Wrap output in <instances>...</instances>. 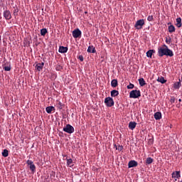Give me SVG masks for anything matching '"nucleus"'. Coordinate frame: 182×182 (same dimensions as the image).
Here are the masks:
<instances>
[{"mask_svg": "<svg viewBox=\"0 0 182 182\" xmlns=\"http://www.w3.org/2000/svg\"><path fill=\"white\" fill-rule=\"evenodd\" d=\"M2 156H3V157H8V156H9V152L8 151L7 149H4L3 151Z\"/></svg>", "mask_w": 182, "mask_h": 182, "instance_id": "obj_28", "label": "nucleus"}, {"mask_svg": "<svg viewBox=\"0 0 182 182\" xmlns=\"http://www.w3.org/2000/svg\"><path fill=\"white\" fill-rule=\"evenodd\" d=\"M138 80L140 86L143 87L146 85V81H144V78H139Z\"/></svg>", "mask_w": 182, "mask_h": 182, "instance_id": "obj_23", "label": "nucleus"}, {"mask_svg": "<svg viewBox=\"0 0 182 182\" xmlns=\"http://www.w3.org/2000/svg\"><path fill=\"white\" fill-rule=\"evenodd\" d=\"M141 96L140 90H134L129 92L130 99H139Z\"/></svg>", "mask_w": 182, "mask_h": 182, "instance_id": "obj_2", "label": "nucleus"}, {"mask_svg": "<svg viewBox=\"0 0 182 182\" xmlns=\"http://www.w3.org/2000/svg\"><path fill=\"white\" fill-rule=\"evenodd\" d=\"M157 82H159V83L164 84L166 83V82H167V80H165L164 77H159L157 79Z\"/></svg>", "mask_w": 182, "mask_h": 182, "instance_id": "obj_19", "label": "nucleus"}, {"mask_svg": "<svg viewBox=\"0 0 182 182\" xmlns=\"http://www.w3.org/2000/svg\"><path fill=\"white\" fill-rule=\"evenodd\" d=\"M18 12H19V10L18 9H16L14 10V15L17 16Z\"/></svg>", "mask_w": 182, "mask_h": 182, "instance_id": "obj_37", "label": "nucleus"}, {"mask_svg": "<svg viewBox=\"0 0 182 182\" xmlns=\"http://www.w3.org/2000/svg\"><path fill=\"white\" fill-rule=\"evenodd\" d=\"M105 104L107 107H112V106H114V101H113V98L107 97L105 99Z\"/></svg>", "mask_w": 182, "mask_h": 182, "instance_id": "obj_4", "label": "nucleus"}, {"mask_svg": "<svg viewBox=\"0 0 182 182\" xmlns=\"http://www.w3.org/2000/svg\"><path fill=\"white\" fill-rule=\"evenodd\" d=\"M29 168L32 173H35V171H36V166H35L34 164L33 165H30Z\"/></svg>", "mask_w": 182, "mask_h": 182, "instance_id": "obj_25", "label": "nucleus"}, {"mask_svg": "<svg viewBox=\"0 0 182 182\" xmlns=\"http://www.w3.org/2000/svg\"><path fill=\"white\" fill-rule=\"evenodd\" d=\"M166 42L168 45H170V43H171V38H166Z\"/></svg>", "mask_w": 182, "mask_h": 182, "instance_id": "obj_31", "label": "nucleus"}, {"mask_svg": "<svg viewBox=\"0 0 182 182\" xmlns=\"http://www.w3.org/2000/svg\"><path fill=\"white\" fill-rule=\"evenodd\" d=\"M175 102H176V98L174 97H171L170 99V102L175 103Z\"/></svg>", "mask_w": 182, "mask_h": 182, "instance_id": "obj_35", "label": "nucleus"}, {"mask_svg": "<svg viewBox=\"0 0 182 182\" xmlns=\"http://www.w3.org/2000/svg\"><path fill=\"white\" fill-rule=\"evenodd\" d=\"M63 130L65 133H68V134H72V133L75 132V128L69 124L64 127Z\"/></svg>", "mask_w": 182, "mask_h": 182, "instance_id": "obj_3", "label": "nucleus"}, {"mask_svg": "<svg viewBox=\"0 0 182 182\" xmlns=\"http://www.w3.org/2000/svg\"><path fill=\"white\" fill-rule=\"evenodd\" d=\"M154 19V18L153 17V16H149L147 18V21H149V22H152Z\"/></svg>", "mask_w": 182, "mask_h": 182, "instance_id": "obj_32", "label": "nucleus"}, {"mask_svg": "<svg viewBox=\"0 0 182 182\" xmlns=\"http://www.w3.org/2000/svg\"><path fill=\"white\" fill-rule=\"evenodd\" d=\"M143 26H144V19H139L134 24V28L138 30L143 29Z\"/></svg>", "mask_w": 182, "mask_h": 182, "instance_id": "obj_5", "label": "nucleus"}, {"mask_svg": "<svg viewBox=\"0 0 182 182\" xmlns=\"http://www.w3.org/2000/svg\"><path fill=\"white\" fill-rule=\"evenodd\" d=\"M119 146H117V145H116V144H114V147H115V149H116V150H117V147H118Z\"/></svg>", "mask_w": 182, "mask_h": 182, "instance_id": "obj_41", "label": "nucleus"}, {"mask_svg": "<svg viewBox=\"0 0 182 182\" xmlns=\"http://www.w3.org/2000/svg\"><path fill=\"white\" fill-rule=\"evenodd\" d=\"M181 177V174H180V171H176L172 173L173 178H180Z\"/></svg>", "mask_w": 182, "mask_h": 182, "instance_id": "obj_9", "label": "nucleus"}, {"mask_svg": "<svg viewBox=\"0 0 182 182\" xmlns=\"http://www.w3.org/2000/svg\"><path fill=\"white\" fill-rule=\"evenodd\" d=\"M43 66H45V63H38L36 65V69H37L38 72H41V70L43 69Z\"/></svg>", "mask_w": 182, "mask_h": 182, "instance_id": "obj_12", "label": "nucleus"}, {"mask_svg": "<svg viewBox=\"0 0 182 182\" xmlns=\"http://www.w3.org/2000/svg\"><path fill=\"white\" fill-rule=\"evenodd\" d=\"M4 17L5 18V19L6 20H9L12 18V16H11V11L6 10L4 11Z\"/></svg>", "mask_w": 182, "mask_h": 182, "instance_id": "obj_8", "label": "nucleus"}, {"mask_svg": "<svg viewBox=\"0 0 182 182\" xmlns=\"http://www.w3.org/2000/svg\"><path fill=\"white\" fill-rule=\"evenodd\" d=\"M134 87V85L129 83V85H127V89H133Z\"/></svg>", "mask_w": 182, "mask_h": 182, "instance_id": "obj_34", "label": "nucleus"}, {"mask_svg": "<svg viewBox=\"0 0 182 182\" xmlns=\"http://www.w3.org/2000/svg\"><path fill=\"white\" fill-rule=\"evenodd\" d=\"M153 141H154L153 139H149V144H153Z\"/></svg>", "mask_w": 182, "mask_h": 182, "instance_id": "obj_40", "label": "nucleus"}, {"mask_svg": "<svg viewBox=\"0 0 182 182\" xmlns=\"http://www.w3.org/2000/svg\"><path fill=\"white\" fill-rule=\"evenodd\" d=\"M154 117L156 120H160V119H161V112H156Z\"/></svg>", "mask_w": 182, "mask_h": 182, "instance_id": "obj_15", "label": "nucleus"}, {"mask_svg": "<svg viewBox=\"0 0 182 182\" xmlns=\"http://www.w3.org/2000/svg\"><path fill=\"white\" fill-rule=\"evenodd\" d=\"M3 69L6 71V72H9L11 70V66H4L3 67Z\"/></svg>", "mask_w": 182, "mask_h": 182, "instance_id": "obj_30", "label": "nucleus"}, {"mask_svg": "<svg viewBox=\"0 0 182 182\" xmlns=\"http://www.w3.org/2000/svg\"><path fill=\"white\" fill-rule=\"evenodd\" d=\"M57 107H58V109H60V110H62V109H63V104L60 102H58Z\"/></svg>", "mask_w": 182, "mask_h": 182, "instance_id": "obj_29", "label": "nucleus"}, {"mask_svg": "<svg viewBox=\"0 0 182 182\" xmlns=\"http://www.w3.org/2000/svg\"><path fill=\"white\" fill-rule=\"evenodd\" d=\"M73 36L75 39H80L82 38V31L79 28H76L73 31Z\"/></svg>", "mask_w": 182, "mask_h": 182, "instance_id": "obj_6", "label": "nucleus"}, {"mask_svg": "<svg viewBox=\"0 0 182 182\" xmlns=\"http://www.w3.org/2000/svg\"><path fill=\"white\" fill-rule=\"evenodd\" d=\"M181 86V82H176L173 84V87L174 89H180V87Z\"/></svg>", "mask_w": 182, "mask_h": 182, "instance_id": "obj_24", "label": "nucleus"}, {"mask_svg": "<svg viewBox=\"0 0 182 182\" xmlns=\"http://www.w3.org/2000/svg\"><path fill=\"white\" fill-rule=\"evenodd\" d=\"M119 83L117 82V80L114 79L111 81L112 87H117Z\"/></svg>", "mask_w": 182, "mask_h": 182, "instance_id": "obj_16", "label": "nucleus"}, {"mask_svg": "<svg viewBox=\"0 0 182 182\" xmlns=\"http://www.w3.org/2000/svg\"><path fill=\"white\" fill-rule=\"evenodd\" d=\"M87 52H88V53H96V48H95L93 46H90L87 50Z\"/></svg>", "mask_w": 182, "mask_h": 182, "instance_id": "obj_13", "label": "nucleus"}, {"mask_svg": "<svg viewBox=\"0 0 182 182\" xmlns=\"http://www.w3.org/2000/svg\"><path fill=\"white\" fill-rule=\"evenodd\" d=\"M85 14H87V11H85Z\"/></svg>", "mask_w": 182, "mask_h": 182, "instance_id": "obj_44", "label": "nucleus"}, {"mask_svg": "<svg viewBox=\"0 0 182 182\" xmlns=\"http://www.w3.org/2000/svg\"><path fill=\"white\" fill-rule=\"evenodd\" d=\"M67 166L68 167H73V160L72 159H67Z\"/></svg>", "mask_w": 182, "mask_h": 182, "instance_id": "obj_20", "label": "nucleus"}, {"mask_svg": "<svg viewBox=\"0 0 182 182\" xmlns=\"http://www.w3.org/2000/svg\"><path fill=\"white\" fill-rule=\"evenodd\" d=\"M55 110V107L53 106L47 107L46 108V112H47L48 114L52 113Z\"/></svg>", "mask_w": 182, "mask_h": 182, "instance_id": "obj_17", "label": "nucleus"}, {"mask_svg": "<svg viewBox=\"0 0 182 182\" xmlns=\"http://www.w3.org/2000/svg\"><path fill=\"white\" fill-rule=\"evenodd\" d=\"M171 23H168V25H170Z\"/></svg>", "mask_w": 182, "mask_h": 182, "instance_id": "obj_43", "label": "nucleus"}, {"mask_svg": "<svg viewBox=\"0 0 182 182\" xmlns=\"http://www.w3.org/2000/svg\"><path fill=\"white\" fill-rule=\"evenodd\" d=\"M158 55L159 58H163V56H169V58H173V56H174V53L168 48V46L164 44L161 47L158 48Z\"/></svg>", "mask_w": 182, "mask_h": 182, "instance_id": "obj_1", "label": "nucleus"}, {"mask_svg": "<svg viewBox=\"0 0 182 182\" xmlns=\"http://www.w3.org/2000/svg\"><path fill=\"white\" fill-rule=\"evenodd\" d=\"M178 102H181V99H179V100H178Z\"/></svg>", "mask_w": 182, "mask_h": 182, "instance_id": "obj_42", "label": "nucleus"}, {"mask_svg": "<svg viewBox=\"0 0 182 182\" xmlns=\"http://www.w3.org/2000/svg\"><path fill=\"white\" fill-rule=\"evenodd\" d=\"M136 126H137V123H136V122H130L129 123V129H130V130H134V129H136Z\"/></svg>", "mask_w": 182, "mask_h": 182, "instance_id": "obj_10", "label": "nucleus"}, {"mask_svg": "<svg viewBox=\"0 0 182 182\" xmlns=\"http://www.w3.org/2000/svg\"><path fill=\"white\" fill-rule=\"evenodd\" d=\"M68 50V47H64V46H60L59 47V50L58 52L60 53H66Z\"/></svg>", "mask_w": 182, "mask_h": 182, "instance_id": "obj_11", "label": "nucleus"}, {"mask_svg": "<svg viewBox=\"0 0 182 182\" xmlns=\"http://www.w3.org/2000/svg\"><path fill=\"white\" fill-rule=\"evenodd\" d=\"M78 59H79V60H80L81 62H83V55H79V56H78Z\"/></svg>", "mask_w": 182, "mask_h": 182, "instance_id": "obj_38", "label": "nucleus"}, {"mask_svg": "<svg viewBox=\"0 0 182 182\" xmlns=\"http://www.w3.org/2000/svg\"><path fill=\"white\" fill-rule=\"evenodd\" d=\"M154 50H149L146 52V56L147 58H151L153 56V53H154Z\"/></svg>", "mask_w": 182, "mask_h": 182, "instance_id": "obj_22", "label": "nucleus"}, {"mask_svg": "<svg viewBox=\"0 0 182 182\" xmlns=\"http://www.w3.org/2000/svg\"><path fill=\"white\" fill-rule=\"evenodd\" d=\"M63 68L62 66L59 65L58 67L56 68V70H62Z\"/></svg>", "mask_w": 182, "mask_h": 182, "instance_id": "obj_39", "label": "nucleus"}, {"mask_svg": "<svg viewBox=\"0 0 182 182\" xmlns=\"http://www.w3.org/2000/svg\"><path fill=\"white\" fill-rule=\"evenodd\" d=\"M26 164H28V166H32L33 165V161L32 160H28Z\"/></svg>", "mask_w": 182, "mask_h": 182, "instance_id": "obj_33", "label": "nucleus"}, {"mask_svg": "<svg viewBox=\"0 0 182 182\" xmlns=\"http://www.w3.org/2000/svg\"><path fill=\"white\" fill-rule=\"evenodd\" d=\"M137 166H139V163H137V161H134V160H132V161H130L129 163H128V167L129 168H132L133 167H137Z\"/></svg>", "mask_w": 182, "mask_h": 182, "instance_id": "obj_7", "label": "nucleus"}, {"mask_svg": "<svg viewBox=\"0 0 182 182\" xmlns=\"http://www.w3.org/2000/svg\"><path fill=\"white\" fill-rule=\"evenodd\" d=\"M48 33V30L46 28H42L41 30V36H45V35H46Z\"/></svg>", "mask_w": 182, "mask_h": 182, "instance_id": "obj_27", "label": "nucleus"}, {"mask_svg": "<svg viewBox=\"0 0 182 182\" xmlns=\"http://www.w3.org/2000/svg\"><path fill=\"white\" fill-rule=\"evenodd\" d=\"M117 150L122 151L123 150V146L119 145L118 147H117Z\"/></svg>", "mask_w": 182, "mask_h": 182, "instance_id": "obj_36", "label": "nucleus"}, {"mask_svg": "<svg viewBox=\"0 0 182 182\" xmlns=\"http://www.w3.org/2000/svg\"><path fill=\"white\" fill-rule=\"evenodd\" d=\"M112 97H116V96H119V91L114 90L111 91Z\"/></svg>", "mask_w": 182, "mask_h": 182, "instance_id": "obj_21", "label": "nucleus"}, {"mask_svg": "<svg viewBox=\"0 0 182 182\" xmlns=\"http://www.w3.org/2000/svg\"><path fill=\"white\" fill-rule=\"evenodd\" d=\"M169 33H173V32H176V27H174L173 25H170L168 27Z\"/></svg>", "mask_w": 182, "mask_h": 182, "instance_id": "obj_18", "label": "nucleus"}, {"mask_svg": "<svg viewBox=\"0 0 182 182\" xmlns=\"http://www.w3.org/2000/svg\"><path fill=\"white\" fill-rule=\"evenodd\" d=\"M154 161V159H153L151 157H149L146 160V164H151Z\"/></svg>", "mask_w": 182, "mask_h": 182, "instance_id": "obj_26", "label": "nucleus"}, {"mask_svg": "<svg viewBox=\"0 0 182 182\" xmlns=\"http://www.w3.org/2000/svg\"><path fill=\"white\" fill-rule=\"evenodd\" d=\"M176 26H177V28H181L182 26L181 18L178 17L176 19Z\"/></svg>", "mask_w": 182, "mask_h": 182, "instance_id": "obj_14", "label": "nucleus"}]
</instances>
